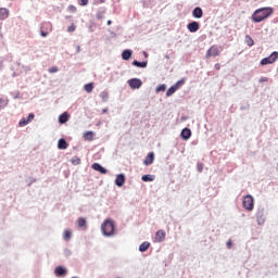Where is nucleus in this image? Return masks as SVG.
Returning <instances> with one entry per match:
<instances>
[{"mask_svg":"<svg viewBox=\"0 0 278 278\" xmlns=\"http://www.w3.org/2000/svg\"><path fill=\"white\" fill-rule=\"evenodd\" d=\"M273 12H275V10L270 7L257 9L252 14V21L253 23H262V21H266V18L271 16Z\"/></svg>","mask_w":278,"mask_h":278,"instance_id":"1","label":"nucleus"},{"mask_svg":"<svg viewBox=\"0 0 278 278\" xmlns=\"http://www.w3.org/2000/svg\"><path fill=\"white\" fill-rule=\"evenodd\" d=\"M103 236L110 237L116 233V224L111 218L105 219L101 225Z\"/></svg>","mask_w":278,"mask_h":278,"instance_id":"2","label":"nucleus"},{"mask_svg":"<svg viewBox=\"0 0 278 278\" xmlns=\"http://www.w3.org/2000/svg\"><path fill=\"white\" fill-rule=\"evenodd\" d=\"M51 31H53V25L51 22H43L40 28V36H42V38H47Z\"/></svg>","mask_w":278,"mask_h":278,"instance_id":"3","label":"nucleus"},{"mask_svg":"<svg viewBox=\"0 0 278 278\" xmlns=\"http://www.w3.org/2000/svg\"><path fill=\"white\" fill-rule=\"evenodd\" d=\"M242 206H243L244 210H247L248 212H253V207H254V200H253V197H252V195H245V197H243Z\"/></svg>","mask_w":278,"mask_h":278,"instance_id":"4","label":"nucleus"},{"mask_svg":"<svg viewBox=\"0 0 278 278\" xmlns=\"http://www.w3.org/2000/svg\"><path fill=\"white\" fill-rule=\"evenodd\" d=\"M278 60V52L274 51L269 56L264 58L261 61V66H266V64H275V62H277Z\"/></svg>","mask_w":278,"mask_h":278,"instance_id":"5","label":"nucleus"},{"mask_svg":"<svg viewBox=\"0 0 278 278\" xmlns=\"http://www.w3.org/2000/svg\"><path fill=\"white\" fill-rule=\"evenodd\" d=\"M185 81V79L178 80L166 91V97H173V94H175V92H177V90H179L184 86Z\"/></svg>","mask_w":278,"mask_h":278,"instance_id":"6","label":"nucleus"},{"mask_svg":"<svg viewBox=\"0 0 278 278\" xmlns=\"http://www.w3.org/2000/svg\"><path fill=\"white\" fill-rule=\"evenodd\" d=\"M218 55H220V50L218 49V46H212L207 49L205 58H218Z\"/></svg>","mask_w":278,"mask_h":278,"instance_id":"7","label":"nucleus"},{"mask_svg":"<svg viewBox=\"0 0 278 278\" xmlns=\"http://www.w3.org/2000/svg\"><path fill=\"white\" fill-rule=\"evenodd\" d=\"M34 118H36V115H34V113L28 114L27 117H24L20 121V127H25V125H29V123H31Z\"/></svg>","mask_w":278,"mask_h":278,"instance_id":"8","label":"nucleus"},{"mask_svg":"<svg viewBox=\"0 0 278 278\" xmlns=\"http://www.w3.org/2000/svg\"><path fill=\"white\" fill-rule=\"evenodd\" d=\"M164 240H166V231L163 229L157 230L154 236V242H164Z\"/></svg>","mask_w":278,"mask_h":278,"instance_id":"9","label":"nucleus"},{"mask_svg":"<svg viewBox=\"0 0 278 278\" xmlns=\"http://www.w3.org/2000/svg\"><path fill=\"white\" fill-rule=\"evenodd\" d=\"M128 85L130 86V88L132 90H137L138 88H140L142 86V80H140L138 78H132V79L128 80Z\"/></svg>","mask_w":278,"mask_h":278,"instance_id":"10","label":"nucleus"},{"mask_svg":"<svg viewBox=\"0 0 278 278\" xmlns=\"http://www.w3.org/2000/svg\"><path fill=\"white\" fill-rule=\"evenodd\" d=\"M180 137L182 140H190L192 137V130H190V128H184L180 132Z\"/></svg>","mask_w":278,"mask_h":278,"instance_id":"11","label":"nucleus"},{"mask_svg":"<svg viewBox=\"0 0 278 278\" xmlns=\"http://www.w3.org/2000/svg\"><path fill=\"white\" fill-rule=\"evenodd\" d=\"M91 168H93V170H97L98 173H101V175H106L108 174V169H105L103 166H101V164L99 163H93L91 165Z\"/></svg>","mask_w":278,"mask_h":278,"instance_id":"12","label":"nucleus"},{"mask_svg":"<svg viewBox=\"0 0 278 278\" xmlns=\"http://www.w3.org/2000/svg\"><path fill=\"white\" fill-rule=\"evenodd\" d=\"M199 27H200L199 22H191L187 25V29H189L191 34L199 31Z\"/></svg>","mask_w":278,"mask_h":278,"instance_id":"13","label":"nucleus"},{"mask_svg":"<svg viewBox=\"0 0 278 278\" xmlns=\"http://www.w3.org/2000/svg\"><path fill=\"white\" fill-rule=\"evenodd\" d=\"M115 185H117L118 188H123V186H125V175L118 174L115 178Z\"/></svg>","mask_w":278,"mask_h":278,"instance_id":"14","label":"nucleus"},{"mask_svg":"<svg viewBox=\"0 0 278 278\" xmlns=\"http://www.w3.org/2000/svg\"><path fill=\"white\" fill-rule=\"evenodd\" d=\"M154 160H155V154H153V152H150V153L147 155L146 160L143 161V164H144L146 166H149V165L153 164V161H154Z\"/></svg>","mask_w":278,"mask_h":278,"instance_id":"15","label":"nucleus"},{"mask_svg":"<svg viewBox=\"0 0 278 278\" xmlns=\"http://www.w3.org/2000/svg\"><path fill=\"white\" fill-rule=\"evenodd\" d=\"M192 16L194 18H203V9H201L200 7H197L193 11H192Z\"/></svg>","mask_w":278,"mask_h":278,"instance_id":"16","label":"nucleus"},{"mask_svg":"<svg viewBox=\"0 0 278 278\" xmlns=\"http://www.w3.org/2000/svg\"><path fill=\"white\" fill-rule=\"evenodd\" d=\"M54 275H56V277H62L63 275H66V268L62 266L55 267Z\"/></svg>","mask_w":278,"mask_h":278,"instance_id":"17","label":"nucleus"},{"mask_svg":"<svg viewBox=\"0 0 278 278\" xmlns=\"http://www.w3.org/2000/svg\"><path fill=\"white\" fill-rule=\"evenodd\" d=\"M10 16V11L5 8L0 9V21H5Z\"/></svg>","mask_w":278,"mask_h":278,"instance_id":"18","label":"nucleus"},{"mask_svg":"<svg viewBox=\"0 0 278 278\" xmlns=\"http://www.w3.org/2000/svg\"><path fill=\"white\" fill-rule=\"evenodd\" d=\"M58 149H61V150L68 149V143L66 142V139H63V138L59 139Z\"/></svg>","mask_w":278,"mask_h":278,"instance_id":"19","label":"nucleus"},{"mask_svg":"<svg viewBox=\"0 0 278 278\" xmlns=\"http://www.w3.org/2000/svg\"><path fill=\"white\" fill-rule=\"evenodd\" d=\"M59 123L64 125V123H68V113L64 112L59 116Z\"/></svg>","mask_w":278,"mask_h":278,"instance_id":"20","label":"nucleus"},{"mask_svg":"<svg viewBox=\"0 0 278 278\" xmlns=\"http://www.w3.org/2000/svg\"><path fill=\"white\" fill-rule=\"evenodd\" d=\"M72 236H73V232L71 231V229H66L63 231V240H65V242H68Z\"/></svg>","mask_w":278,"mask_h":278,"instance_id":"21","label":"nucleus"},{"mask_svg":"<svg viewBox=\"0 0 278 278\" xmlns=\"http://www.w3.org/2000/svg\"><path fill=\"white\" fill-rule=\"evenodd\" d=\"M149 247H151V243H149V242H143V243H141L140 244V247H139V251L141 252V253H144V251H149Z\"/></svg>","mask_w":278,"mask_h":278,"instance_id":"22","label":"nucleus"},{"mask_svg":"<svg viewBox=\"0 0 278 278\" xmlns=\"http://www.w3.org/2000/svg\"><path fill=\"white\" fill-rule=\"evenodd\" d=\"M245 45H248V47H253V45H255V41L253 40L251 35L245 36Z\"/></svg>","mask_w":278,"mask_h":278,"instance_id":"23","label":"nucleus"},{"mask_svg":"<svg viewBox=\"0 0 278 278\" xmlns=\"http://www.w3.org/2000/svg\"><path fill=\"white\" fill-rule=\"evenodd\" d=\"M131 50H124L122 53L123 60H129L131 58Z\"/></svg>","mask_w":278,"mask_h":278,"instance_id":"24","label":"nucleus"},{"mask_svg":"<svg viewBox=\"0 0 278 278\" xmlns=\"http://www.w3.org/2000/svg\"><path fill=\"white\" fill-rule=\"evenodd\" d=\"M132 66H137L138 68H147V62L134 61Z\"/></svg>","mask_w":278,"mask_h":278,"instance_id":"25","label":"nucleus"},{"mask_svg":"<svg viewBox=\"0 0 278 278\" xmlns=\"http://www.w3.org/2000/svg\"><path fill=\"white\" fill-rule=\"evenodd\" d=\"M76 223L78 227L86 229V218L79 217Z\"/></svg>","mask_w":278,"mask_h":278,"instance_id":"26","label":"nucleus"},{"mask_svg":"<svg viewBox=\"0 0 278 278\" xmlns=\"http://www.w3.org/2000/svg\"><path fill=\"white\" fill-rule=\"evenodd\" d=\"M93 89H94V85L92 83H89V84L84 86V90L86 92H92Z\"/></svg>","mask_w":278,"mask_h":278,"instance_id":"27","label":"nucleus"},{"mask_svg":"<svg viewBox=\"0 0 278 278\" xmlns=\"http://www.w3.org/2000/svg\"><path fill=\"white\" fill-rule=\"evenodd\" d=\"M85 140H92L94 138V134L92 131H87L84 134Z\"/></svg>","mask_w":278,"mask_h":278,"instance_id":"28","label":"nucleus"},{"mask_svg":"<svg viewBox=\"0 0 278 278\" xmlns=\"http://www.w3.org/2000/svg\"><path fill=\"white\" fill-rule=\"evenodd\" d=\"M141 179L142 181H153L154 177L151 175H143Z\"/></svg>","mask_w":278,"mask_h":278,"instance_id":"29","label":"nucleus"},{"mask_svg":"<svg viewBox=\"0 0 278 278\" xmlns=\"http://www.w3.org/2000/svg\"><path fill=\"white\" fill-rule=\"evenodd\" d=\"M166 90V85H160L157 88H156V92H164Z\"/></svg>","mask_w":278,"mask_h":278,"instance_id":"30","label":"nucleus"},{"mask_svg":"<svg viewBox=\"0 0 278 278\" xmlns=\"http://www.w3.org/2000/svg\"><path fill=\"white\" fill-rule=\"evenodd\" d=\"M67 10H68V12L75 13V12H77V7L71 4V5H68Z\"/></svg>","mask_w":278,"mask_h":278,"instance_id":"31","label":"nucleus"},{"mask_svg":"<svg viewBox=\"0 0 278 278\" xmlns=\"http://www.w3.org/2000/svg\"><path fill=\"white\" fill-rule=\"evenodd\" d=\"M5 105H8V102L5 100H3V98H0V110L2 108H5Z\"/></svg>","mask_w":278,"mask_h":278,"instance_id":"32","label":"nucleus"},{"mask_svg":"<svg viewBox=\"0 0 278 278\" xmlns=\"http://www.w3.org/2000/svg\"><path fill=\"white\" fill-rule=\"evenodd\" d=\"M101 99H103V101H108V92L103 91L100 94Z\"/></svg>","mask_w":278,"mask_h":278,"instance_id":"33","label":"nucleus"},{"mask_svg":"<svg viewBox=\"0 0 278 278\" xmlns=\"http://www.w3.org/2000/svg\"><path fill=\"white\" fill-rule=\"evenodd\" d=\"M67 31L70 34H73V31H75V24H72L71 26H68Z\"/></svg>","mask_w":278,"mask_h":278,"instance_id":"34","label":"nucleus"},{"mask_svg":"<svg viewBox=\"0 0 278 278\" xmlns=\"http://www.w3.org/2000/svg\"><path fill=\"white\" fill-rule=\"evenodd\" d=\"M79 5L85 7L88 5V0H78Z\"/></svg>","mask_w":278,"mask_h":278,"instance_id":"35","label":"nucleus"},{"mask_svg":"<svg viewBox=\"0 0 278 278\" xmlns=\"http://www.w3.org/2000/svg\"><path fill=\"white\" fill-rule=\"evenodd\" d=\"M49 73H58V67L56 66L50 67Z\"/></svg>","mask_w":278,"mask_h":278,"instance_id":"36","label":"nucleus"},{"mask_svg":"<svg viewBox=\"0 0 278 278\" xmlns=\"http://www.w3.org/2000/svg\"><path fill=\"white\" fill-rule=\"evenodd\" d=\"M226 244L228 249H231V247H233V242L231 241V239H229Z\"/></svg>","mask_w":278,"mask_h":278,"instance_id":"37","label":"nucleus"},{"mask_svg":"<svg viewBox=\"0 0 278 278\" xmlns=\"http://www.w3.org/2000/svg\"><path fill=\"white\" fill-rule=\"evenodd\" d=\"M266 81H268V77H261V78H260V83H261V84H264V83H266Z\"/></svg>","mask_w":278,"mask_h":278,"instance_id":"38","label":"nucleus"},{"mask_svg":"<svg viewBox=\"0 0 278 278\" xmlns=\"http://www.w3.org/2000/svg\"><path fill=\"white\" fill-rule=\"evenodd\" d=\"M215 71H220V63L215 64Z\"/></svg>","mask_w":278,"mask_h":278,"instance_id":"39","label":"nucleus"},{"mask_svg":"<svg viewBox=\"0 0 278 278\" xmlns=\"http://www.w3.org/2000/svg\"><path fill=\"white\" fill-rule=\"evenodd\" d=\"M198 168H199V173L203 172V165H198Z\"/></svg>","mask_w":278,"mask_h":278,"instance_id":"40","label":"nucleus"},{"mask_svg":"<svg viewBox=\"0 0 278 278\" xmlns=\"http://www.w3.org/2000/svg\"><path fill=\"white\" fill-rule=\"evenodd\" d=\"M80 163H81V160L77 159L76 164H80Z\"/></svg>","mask_w":278,"mask_h":278,"instance_id":"41","label":"nucleus"},{"mask_svg":"<svg viewBox=\"0 0 278 278\" xmlns=\"http://www.w3.org/2000/svg\"><path fill=\"white\" fill-rule=\"evenodd\" d=\"M108 25H112V21L109 20V21H108Z\"/></svg>","mask_w":278,"mask_h":278,"instance_id":"42","label":"nucleus"}]
</instances>
